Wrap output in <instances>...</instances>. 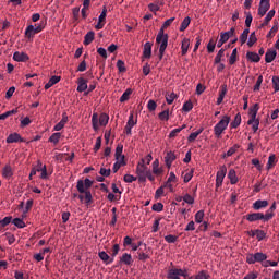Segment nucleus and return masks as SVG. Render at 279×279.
<instances>
[{
    "label": "nucleus",
    "mask_w": 279,
    "mask_h": 279,
    "mask_svg": "<svg viewBox=\"0 0 279 279\" xmlns=\"http://www.w3.org/2000/svg\"><path fill=\"white\" fill-rule=\"evenodd\" d=\"M120 265H126L130 267V265H132L134 263V260L132 259V255L124 253L121 257H120Z\"/></svg>",
    "instance_id": "nucleus-21"
},
{
    "label": "nucleus",
    "mask_w": 279,
    "mask_h": 279,
    "mask_svg": "<svg viewBox=\"0 0 279 279\" xmlns=\"http://www.w3.org/2000/svg\"><path fill=\"white\" fill-rule=\"evenodd\" d=\"M151 208L155 213H162V210H165V205L162 203H156Z\"/></svg>",
    "instance_id": "nucleus-48"
},
{
    "label": "nucleus",
    "mask_w": 279,
    "mask_h": 279,
    "mask_svg": "<svg viewBox=\"0 0 279 279\" xmlns=\"http://www.w3.org/2000/svg\"><path fill=\"white\" fill-rule=\"evenodd\" d=\"M271 8V3L269 0H260L257 14L258 16H265L267 12H269V9Z\"/></svg>",
    "instance_id": "nucleus-11"
},
{
    "label": "nucleus",
    "mask_w": 279,
    "mask_h": 279,
    "mask_svg": "<svg viewBox=\"0 0 279 279\" xmlns=\"http://www.w3.org/2000/svg\"><path fill=\"white\" fill-rule=\"evenodd\" d=\"M31 123L32 120L29 119V117H26L21 120L20 128H27V125H29Z\"/></svg>",
    "instance_id": "nucleus-61"
},
{
    "label": "nucleus",
    "mask_w": 279,
    "mask_h": 279,
    "mask_svg": "<svg viewBox=\"0 0 279 279\" xmlns=\"http://www.w3.org/2000/svg\"><path fill=\"white\" fill-rule=\"evenodd\" d=\"M160 167V161L158 159H155L153 162V173H155V175H160V173H162V170L159 169Z\"/></svg>",
    "instance_id": "nucleus-32"
},
{
    "label": "nucleus",
    "mask_w": 279,
    "mask_h": 279,
    "mask_svg": "<svg viewBox=\"0 0 279 279\" xmlns=\"http://www.w3.org/2000/svg\"><path fill=\"white\" fill-rule=\"evenodd\" d=\"M182 274V269L180 268H170L168 270V275H167V278L168 279H173V278H179Z\"/></svg>",
    "instance_id": "nucleus-23"
},
{
    "label": "nucleus",
    "mask_w": 279,
    "mask_h": 279,
    "mask_svg": "<svg viewBox=\"0 0 279 279\" xmlns=\"http://www.w3.org/2000/svg\"><path fill=\"white\" fill-rule=\"evenodd\" d=\"M202 132H204V129H199L198 131L191 133L187 137L189 143H193Z\"/></svg>",
    "instance_id": "nucleus-37"
},
{
    "label": "nucleus",
    "mask_w": 279,
    "mask_h": 279,
    "mask_svg": "<svg viewBox=\"0 0 279 279\" xmlns=\"http://www.w3.org/2000/svg\"><path fill=\"white\" fill-rule=\"evenodd\" d=\"M278 32V23L271 27L269 33L267 34V38H274V35Z\"/></svg>",
    "instance_id": "nucleus-60"
},
{
    "label": "nucleus",
    "mask_w": 279,
    "mask_h": 279,
    "mask_svg": "<svg viewBox=\"0 0 279 279\" xmlns=\"http://www.w3.org/2000/svg\"><path fill=\"white\" fill-rule=\"evenodd\" d=\"M156 44L159 45V60H162V58H165V51H167L169 45V34H165L162 29H159L156 37Z\"/></svg>",
    "instance_id": "nucleus-2"
},
{
    "label": "nucleus",
    "mask_w": 279,
    "mask_h": 279,
    "mask_svg": "<svg viewBox=\"0 0 279 279\" xmlns=\"http://www.w3.org/2000/svg\"><path fill=\"white\" fill-rule=\"evenodd\" d=\"M183 112H191L193 110V102L191 100L183 104Z\"/></svg>",
    "instance_id": "nucleus-45"
},
{
    "label": "nucleus",
    "mask_w": 279,
    "mask_h": 279,
    "mask_svg": "<svg viewBox=\"0 0 279 279\" xmlns=\"http://www.w3.org/2000/svg\"><path fill=\"white\" fill-rule=\"evenodd\" d=\"M60 138H62V133H53L49 137V143H53V145H58L60 143Z\"/></svg>",
    "instance_id": "nucleus-31"
},
{
    "label": "nucleus",
    "mask_w": 279,
    "mask_h": 279,
    "mask_svg": "<svg viewBox=\"0 0 279 279\" xmlns=\"http://www.w3.org/2000/svg\"><path fill=\"white\" fill-rule=\"evenodd\" d=\"M108 121H110V117L107 113H101L100 116L94 113L92 116L93 130L97 132V130H99V125L106 126L108 125Z\"/></svg>",
    "instance_id": "nucleus-5"
},
{
    "label": "nucleus",
    "mask_w": 279,
    "mask_h": 279,
    "mask_svg": "<svg viewBox=\"0 0 279 279\" xmlns=\"http://www.w3.org/2000/svg\"><path fill=\"white\" fill-rule=\"evenodd\" d=\"M175 158H178V157L175 156V153H173V151H168V153H167V155H166V157H165V162H166V167H167L168 169H171V166L173 165Z\"/></svg>",
    "instance_id": "nucleus-16"
},
{
    "label": "nucleus",
    "mask_w": 279,
    "mask_h": 279,
    "mask_svg": "<svg viewBox=\"0 0 279 279\" xmlns=\"http://www.w3.org/2000/svg\"><path fill=\"white\" fill-rule=\"evenodd\" d=\"M108 15V9L105 7H102V11L98 17V21H100V23H106V16Z\"/></svg>",
    "instance_id": "nucleus-43"
},
{
    "label": "nucleus",
    "mask_w": 279,
    "mask_h": 279,
    "mask_svg": "<svg viewBox=\"0 0 279 279\" xmlns=\"http://www.w3.org/2000/svg\"><path fill=\"white\" fill-rule=\"evenodd\" d=\"M239 147H241L239 144H234L231 148H229V150L227 151L226 155H223V158H226V156L228 158H230V156H234V154H236V149H239Z\"/></svg>",
    "instance_id": "nucleus-39"
},
{
    "label": "nucleus",
    "mask_w": 279,
    "mask_h": 279,
    "mask_svg": "<svg viewBox=\"0 0 279 279\" xmlns=\"http://www.w3.org/2000/svg\"><path fill=\"white\" fill-rule=\"evenodd\" d=\"M258 110H260V106L258 104H255L250 108V119L247 121V125H252L254 133L258 132V126L260 125V120L256 118Z\"/></svg>",
    "instance_id": "nucleus-3"
},
{
    "label": "nucleus",
    "mask_w": 279,
    "mask_h": 279,
    "mask_svg": "<svg viewBox=\"0 0 279 279\" xmlns=\"http://www.w3.org/2000/svg\"><path fill=\"white\" fill-rule=\"evenodd\" d=\"M228 178L230 180V184H236V182H239V177H236V171L234 169L229 170Z\"/></svg>",
    "instance_id": "nucleus-29"
},
{
    "label": "nucleus",
    "mask_w": 279,
    "mask_h": 279,
    "mask_svg": "<svg viewBox=\"0 0 279 279\" xmlns=\"http://www.w3.org/2000/svg\"><path fill=\"white\" fill-rule=\"evenodd\" d=\"M77 84V93H84V90L88 89V81H86L84 77H80Z\"/></svg>",
    "instance_id": "nucleus-22"
},
{
    "label": "nucleus",
    "mask_w": 279,
    "mask_h": 279,
    "mask_svg": "<svg viewBox=\"0 0 279 279\" xmlns=\"http://www.w3.org/2000/svg\"><path fill=\"white\" fill-rule=\"evenodd\" d=\"M189 47H191V39L184 38L181 45L182 56H186V53H189Z\"/></svg>",
    "instance_id": "nucleus-26"
},
{
    "label": "nucleus",
    "mask_w": 279,
    "mask_h": 279,
    "mask_svg": "<svg viewBox=\"0 0 279 279\" xmlns=\"http://www.w3.org/2000/svg\"><path fill=\"white\" fill-rule=\"evenodd\" d=\"M116 160L117 162L113 165V173H117L121 167H125V155H123V144H118L116 148Z\"/></svg>",
    "instance_id": "nucleus-4"
},
{
    "label": "nucleus",
    "mask_w": 279,
    "mask_h": 279,
    "mask_svg": "<svg viewBox=\"0 0 279 279\" xmlns=\"http://www.w3.org/2000/svg\"><path fill=\"white\" fill-rule=\"evenodd\" d=\"M246 60L250 62H260V56L256 52L248 51L246 53Z\"/></svg>",
    "instance_id": "nucleus-28"
},
{
    "label": "nucleus",
    "mask_w": 279,
    "mask_h": 279,
    "mask_svg": "<svg viewBox=\"0 0 279 279\" xmlns=\"http://www.w3.org/2000/svg\"><path fill=\"white\" fill-rule=\"evenodd\" d=\"M10 223H12V216H7L0 220V228H5V226H10Z\"/></svg>",
    "instance_id": "nucleus-41"
},
{
    "label": "nucleus",
    "mask_w": 279,
    "mask_h": 279,
    "mask_svg": "<svg viewBox=\"0 0 279 279\" xmlns=\"http://www.w3.org/2000/svg\"><path fill=\"white\" fill-rule=\"evenodd\" d=\"M151 170L145 165V159H142L136 167V174L138 178V182H147V174Z\"/></svg>",
    "instance_id": "nucleus-7"
},
{
    "label": "nucleus",
    "mask_w": 279,
    "mask_h": 279,
    "mask_svg": "<svg viewBox=\"0 0 279 279\" xmlns=\"http://www.w3.org/2000/svg\"><path fill=\"white\" fill-rule=\"evenodd\" d=\"M226 173H228V168L226 166H221L216 174V189H219L220 186L223 185Z\"/></svg>",
    "instance_id": "nucleus-10"
},
{
    "label": "nucleus",
    "mask_w": 279,
    "mask_h": 279,
    "mask_svg": "<svg viewBox=\"0 0 279 279\" xmlns=\"http://www.w3.org/2000/svg\"><path fill=\"white\" fill-rule=\"evenodd\" d=\"M267 260V254L257 252L255 254L248 253L246 255V263L248 265H255V263H265Z\"/></svg>",
    "instance_id": "nucleus-8"
},
{
    "label": "nucleus",
    "mask_w": 279,
    "mask_h": 279,
    "mask_svg": "<svg viewBox=\"0 0 279 279\" xmlns=\"http://www.w3.org/2000/svg\"><path fill=\"white\" fill-rule=\"evenodd\" d=\"M117 68H118L120 73H125V71H126L125 62H123L122 60H118Z\"/></svg>",
    "instance_id": "nucleus-56"
},
{
    "label": "nucleus",
    "mask_w": 279,
    "mask_h": 279,
    "mask_svg": "<svg viewBox=\"0 0 279 279\" xmlns=\"http://www.w3.org/2000/svg\"><path fill=\"white\" fill-rule=\"evenodd\" d=\"M7 143H25V138L21 137L19 133H12L7 137Z\"/></svg>",
    "instance_id": "nucleus-14"
},
{
    "label": "nucleus",
    "mask_w": 279,
    "mask_h": 279,
    "mask_svg": "<svg viewBox=\"0 0 279 279\" xmlns=\"http://www.w3.org/2000/svg\"><path fill=\"white\" fill-rule=\"evenodd\" d=\"M151 47H153V44L149 41L144 45L143 58H146V59L151 58Z\"/></svg>",
    "instance_id": "nucleus-27"
},
{
    "label": "nucleus",
    "mask_w": 279,
    "mask_h": 279,
    "mask_svg": "<svg viewBox=\"0 0 279 279\" xmlns=\"http://www.w3.org/2000/svg\"><path fill=\"white\" fill-rule=\"evenodd\" d=\"M191 25V19L189 16H186L182 23H181V26H180V32H185V29L189 28V26Z\"/></svg>",
    "instance_id": "nucleus-36"
},
{
    "label": "nucleus",
    "mask_w": 279,
    "mask_h": 279,
    "mask_svg": "<svg viewBox=\"0 0 279 279\" xmlns=\"http://www.w3.org/2000/svg\"><path fill=\"white\" fill-rule=\"evenodd\" d=\"M195 279H208V275L206 274V270L199 271V272L196 275Z\"/></svg>",
    "instance_id": "nucleus-64"
},
{
    "label": "nucleus",
    "mask_w": 279,
    "mask_h": 279,
    "mask_svg": "<svg viewBox=\"0 0 279 279\" xmlns=\"http://www.w3.org/2000/svg\"><path fill=\"white\" fill-rule=\"evenodd\" d=\"M236 53H239V51L236 50V48H234L232 50V53H231L230 58H229V64L232 65V64L236 63Z\"/></svg>",
    "instance_id": "nucleus-47"
},
{
    "label": "nucleus",
    "mask_w": 279,
    "mask_h": 279,
    "mask_svg": "<svg viewBox=\"0 0 279 279\" xmlns=\"http://www.w3.org/2000/svg\"><path fill=\"white\" fill-rule=\"evenodd\" d=\"M225 53H226V49H223V48L220 49L214 59V64H220L221 58H223Z\"/></svg>",
    "instance_id": "nucleus-35"
},
{
    "label": "nucleus",
    "mask_w": 279,
    "mask_h": 279,
    "mask_svg": "<svg viewBox=\"0 0 279 279\" xmlns=\"http://www.w3.org/2000/svg\"><path fill=\"white\" fill-rule=\"evenodd\" d=\"M158 118H159L160 121H168L169 120V109H166V110L161 111L158 114Z\"/></svg>",
    "instance_id": "nucleus-44"
},
{
    "label": "nucleus",
    "mask_w": 279,
    "mask_h": 279,
    "mask_svg": "<svg viewBox=\"0 0 279 279\" xmlns=\"http://www.w3.org/2000/svg\"><path fill=\"white\" fill-rule=\"evenodd\" d=\"M267 206H269L268 201L257 199L253 203L252 208L254 210H263V208H267Z\"/></svg>",
    "instance_id": "nucleus-17"
},
{
    "label": "nucleus",
    "mask_w": 279,
    "mask_h": 279,
    "mask_svg": "<svg viewBox=\"0 0 279 279\" xmlns=\"http://www.w3.org/2000/svg\"><path fill=\"white\" fill-rule=\"evenodd\" d=\"M258 41V38L256 37V32L251 33L247 45L248 47H254L256 43Z\"/></svg>",
    "instance_id": "nucleus-38"
},
{
    "label": "nucleus",
    "mask_w": 279,
    "mask_h": 279,
    "mask_svg": "<svg viewBox=\"0 0 279 279\" xmlns=\"http://www.w3.org/2000/svg\"><path fill=\"white\" fill-rule=\"evenodd\" d=\"M156 108H158V104H156V100H148L147 109L149 110V112L156 111Z\"/></svg>",
    "instance_id": "nucleus-42"
},
{
    "label": "nucleus",
    "mask_w": 279,
    "mask_h": 279,
    "mask_svg": "<svg viewBox=\"0 0 279 279\" xmlns=\"http://www.w3.org/2000/svg\"><path fill=\"white\" fill-rule=\"evenodd\" d=\"M272 87L275 93L279 92V76H272Z\"/></svg>",
    "instance_id": "nucleus-57"
},
{
    "label": "nucleus",
    "mask_w": 279,
    "mask_h": 279,
    "mask_svg": "<svg viewBox=\"0 0 279 279\" xmlns=\"http://www.w3.org/2000/svg\"><path fill=\"white\" fill-rule=\"evenodd\" d=\"M274 16H276V10H270L264 19V22L259 25V29H263V27H267Z\"/></svg>",
    "instance_id": "nucleus-18"
},
{
    "label": "nucleus",
    "mask_w": 279,
    "mask_h": 279,
    "mask_svg": "<svg viewBox=\"0 0 279 279\" xmlns=\"http://www.w3.org/2000/svg\"><path fill=\"white\" fill-rule=\"evenodd\" d=\"M276 56H278L276 50L268 49L265 54V62H267V64L274 62V60H276Z\"/></svg>",
    "instance_id": "nucleus-19"
},
{
    "label": "nucleus",
    "mask_w": 279,
    "mask_h": 279,
    "mask_svg": "<svg viewBox=\"0 0 279 279\" xmlns=\"http://www.w3.org/2000/svg\"><path fill=\"white\" fill-rule=\"evenodd\" d=\"M95 40V32L89 31L84 37V45L88 46Z\"/></svg>",
    "instance_id": "nucleus-30"
},
{
    "label": "nucleus",
    "mask_w": 279,
    "mask_h": 279,
    "mask_svg": "<svg viewBox=\"0 0 279 279\" xmlns=\"http://www.w3.org/2000/svg\"><path fill=\"white\" fill-rule=\"evenodd\" d=\"M256 239L257 241H263V239H265V236H267V233H265V231L260 230V229H256Z\"/></svg>",
    "instance_id": "nucleus-58"
},
{
    "label": "nucleus",
    "mask_w": 279,
    "mask_h": 279,
    "mask_svg": "<svg viewBox=\"0 0 279 279\" xmlns=\"http://www.w3.org/2000/svg\"><path fill=\"white\" fill-rule=\"evenodd\" d=\"M174 21H175V17L168 19L167 21L163 22V24H162L160 29H162V32L165 33L167 27H171V23H173Z\"/></svg>",
    "instance_id": "nucleus-46"
},
{
    "label": "nucleus",
    "mask_w": 279,
    "mask_h": 279,
    "mask_svg": "<svg viewBox=\"0 0 279 279\" xmlns=\"http://www.w3.org/2000/svg\"><path fill=\"white\" fill-rule=\"evenodd\" d=\"M167 243H175L178 241V235L169 234L165 236Z\"/></svg>",
    "instance_id": "nucleus-59"
},
{
    "label": "nucleus",
    "mask_w": 279,
    "mask_h": 279,
    "mask_svg": "<svg viewBox=\"0 0 279 279\" xmlns=\"http://www.w3.org/2000/svg\"><path fill=\"white\" fill-rule=\"evenodd\" d=\"M262 84H263V75H259L258 78H257V81H256V84H255L254 87H253V90H254V92L260 90Z\"/></svg>",
    "instance_id": "nucleus-55"
},
{
    "label": "nucleus",
    "mask_w": 279,
    "mask_h": 279,
    "mask_svg": "<svg viewBox=\"0 0 279 279\" xmlns=\"http://www.w3.org/2000/svg\"><path fill=\"white\" fill-rule=\"evenodd\" d=\"M145 250H147V244H144V250H143V247H140L137 251V258L142 263H145V260H149V254H147V252H145Z\"/></svg>",
    "instance_id": "nucleus-13"
},
{
    "label": "nucleus",
    "mask_w": 279,
    "mask_h": 279,
    "mask_svg": "<svg viewBox=\"0 0 279 279\" xmlns=\"http://www.w3.org/2000/svg\"><path fill=\"white\" fill-rule=\"evenodd\" d=\"M14 175V172L12 171V166L7 165L2 170V178H5L7 180H10Z\"/></svg>",
    "instance_id": "nucleus-25"
},
{
    "label": "nucleus",
    "mask_w": 279,
    "mask_h": 279,
    "mask_svg": "<svg viewBox=\"0 0 279 279\" xmlns=\"http://www.w3.org/2000/svg\"><path fill=\"white\" fill-rule=\"evenodd\" d=\"M239 125H241V113H238L234 118V120L231 122L230 126L232 129H236L239 128Z\"/></svg>",
    "instance_id": "nucleus-40"
},
{
    "label": "nucleus",
    "mask_w": 279,
    "mask_h": 279,
    "mask_svg": "<svg viewBox=\"0 0 279 279\" xmlns=\"http://www.w3.org/2000/svg\"><path fill=\"white\" fill-rule=\"evenodd\" d=\"M93 186V181L88 178L85 180L80 179L76 183L77 193H73L72 197L75 199L76 197L80 199L81 204H86V206H90L93 204V193H90V187Z\"/></svg>",
    "instance_id": "nucleus-1"
},
{
    "label": "nucleus",
    "mask_w": 279,
    "mask_h": 279,
    "mask_svg": "<svg viewBox=\"0 0 279 279\" xmlns=\"http://www.w3.org/2000/svg\"><path fill=\"white\" fill-rule=\"evenodd\" d=\"M227 93H228V87L226 85H222L221 90L219 92V97L217 98V106H221V104H223V99Z\"/></svg>",
    "instance_id": "nucleus-24"
},
{
    "label": "nucleus",
    "mask_w": 279,
    "mask_h": 279,
    "mask_svg": "<svg viewBox=\"0 0 279 279\" xmlns=\"http://www.w3.org/2000/svg\"><path fill=\"white\" fill-rule=\"evenodd\" d=\"M276 162H278V160L276 159V156L274 154H271L268 157V162H267V169H274V167H276Z\"/></svg>",
    "instance_id": "nucleus-33"
},
{
    "label": "nucleus",
    "mask_w": 279,
    "mask_h": 279,
    "mask_svg": "<svg viewBox=\"0 0 279 279\" xmlns=\"http://www.w3.org/2000/svg\"><path fill=\"white\" fill-rule=\"evenodd\" d=\"M124 182L128 184H132V182H136L137 178L132 174H125L123 178Z\"/></svg>",
    "instance_id": "nucleus-54"
},
{
    "label": "nucleus",
    "mask_w": 279,
    "mask_h": 279,
    "mask_svg": "<svg viewBox=\"0 0 279 279\" xmlns=\"http://www.w3.org/2000/svg\"><path fill=\"white\" fill-rule=\"evenodd\" d=\"M43 29H45L43 25H37V26L28 25L25 29V36L26 38H34V36H36V34H40Z\"/></svg>",
    "instance_id": "nucleus-9"
},
{
    "label": "nucleus",
    "mask_w": 279,
    "mask_h": 279,
    "mask_svg": "<svg viewBox=\"0 0 279 279\" xmlns=\"http://www.w3.org/2000/svg\"><path fill=\"white\" fill-rule=\"evenodd\" d=\"M183 202H185V204H195V198H193V196L190 194H185L183 196Z\"/></svg>",
    "instance_id": "nucleus-62"
},
{
    "label": "nucleus",
    "mask_w": 279,
    "mask_h": 279,
    "mask_svg": "<svg viewBox=\"0 0 279 279\" xmlns=\"http://www.w3.org/2000/svg\"><path fill=\"white\" fill-rule=\"evenodd\" d=\"M195 221L196 223H202V221H204V210H198L195 214Z\"/></svg>",
    "instance_id": "nucleus-52"
},
{
    "label": "nucleus",
    "mask_w": 279,
    "mask_h": 279,
    "mask_svg": "<svg viewBox=\"0 0 279 279\" xmlns=\"http://www.w3.org/2000/svg\"><path fill=\"white\" fill-rule=\"evenodd\" d=\"M275 213L274 211H271V209H268L267 211H266V214H264V221H270V219H274V217H275Z\"/></svg>",
    "instance_id": "nucleus-51"
},
{
    "label": "nucleus",
    "mask_w": 279,
    "mask_h": 279,
    "mask_svg": "<svg viewBox=\"0 0 279 279\" xmlns=\"http://www.w3.org/2000/svg\"><path fill=\"white\" fill-rule=\"evenodd\" d=\"M132 95V88H128L122 96L120 97V102L125 104V101L130 100V96Z\"/></svg>",
    "instance_id": "nucleus-34"
},
{
    "label": "nucleus",
    "mask_w": 279,
    "mask_h": 279,
    "mask_svg": "<svg viewBox=\"0 0 279 279\" xmlns=\"http://www.w3.org/2000/svg\"><path fill=\"white\" fill-rule=\"evenodd\" d=\"M244 219H246V221H250V223H254V221H264V214L263 213H250L244 216Z\"/></svg>",
    "instance_id": "nucleus-12"
},
{
    "label": "nucleus",
    "mask_w": 279,
    "mask_h": 279,
    "mask_svg": "<svg viewBox=\"0 0 279 279\" xmlns=\"http://www.w3.org/2000/svg\"><path fill=\"white\" fill-rule=\"evenodd\" d=\"M13 60L15 62H27V60H29V56L25 52L16 51L13 53Z\"/></svg>",
    "instance_id": "nucleus-15"
},
{
    "label": "nucleus",
    "mask_w": 279,
    "mask_h": 279,
    "mask_svg": "<svg viewBox=\"0 0 279 279\" xmlns=\"http://www.w3.org/2000/svg\"><path fill=\"white\" fill-rule=\"evenodd\" d=\"M215 47H217V44L215 43V40L210 39L208 45H207L208 53H214L215 52Z\"/></svg>",
    "instance_id": "nucleus-53"
},
{
    "label": "nucleus",
    "mask_w": 279,
    "mask_h": 279,
    "mask_svg": "<svg viewBox=\"0 0 279 279\" xmlns=\"http://www.w3.org/2000/svg\"><path fill=\"white\" fill-rule=\"evenodd\" d=\"M98 256L102 263H106V265H111V263H114V257L110 258V255H108L106 251L99 252Z\"/></svg>",
    "instance_id": "nucleus-20"
},
{
    "label": "nucleus",
    "mask_w": 279,
    "mask_h": 279,
    "mask_svg": "<svg viewBox=\"0 0 279 279\" xmlns=\"http://www.w3.org/2000/svg\"><path fill=\"white\" fill-rule=\"evenodd\" d=\"M12 223H14L16 228H25V221L21 218H14Z\"/></svg>",
    "instance_id": "nucleus-50"
},
{
    "label": "nucleus",
    "mask_w": 279,
    "mask_h": 279,
    "mask_svg": "<svg viewBox=\"0 0 279 279\" xmlns=\"http://www.w3.org/2000/svg\"><path fill=\"white\" fill-rule=\"evenodd\" d=\"M178 95H175V93H171L169 95H166V101L167 104H169V106H171V104H173V101H175Z\"/></svg>",
    "instance_id": "nucleus-49"
},
{
    "label": "nucleus",
    "mask_w": 279,
    "mask_h": 279,
    "mask_svg": "<svg viewBox=\"0 0 279 279\" xmlns=\"http://www.w3.org/2000/svg\"><path fill=\"white\" fill-rule=\"evenodd\" d=\"M112 170L110 169H106V168H100V175H102V178H110V173Z\"/></svg>",
    "instance_id": "nucleus-63"
},
{
    "label": "nucleus",
    "mask_w": 279,
    "mask_h": 279,
    "mask_svg": "<svg viewBox=\"0 0 279 279\" xmlns=\"http://www.w3.org/2000/svg\"><path fill=\"white\" fill-rule=\"evenodd\" d=\"M230 125V117L223 116L222 119L214 126V134L216 138H221V134L228 130Z\"/></svg>",
    "instance_id": "nucleus-6"
}]
</instances>
